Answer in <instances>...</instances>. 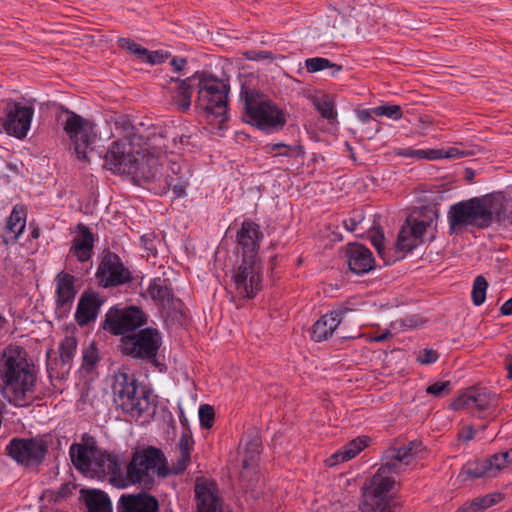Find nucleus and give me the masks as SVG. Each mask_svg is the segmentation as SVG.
<instances>
[{
    "instance_id": "29",
    "label": "nucleus",
    "mask_w": 512,
    "mask_h": 512,
    "mask_svg": "<svg viewBox=\"0 0 512 512\" xmlns=\"http://www.w3.org/2000/svg\"><path fill=\"white\" fill-rule=\"evenodd\" d=\"M368 444L367 438H356L346 444L341 450L335 452L329 459L330 466L348 461L358 455Z\"/></svg>"
},
{
    "instance_id": "44",
    "label": "nucleus",
    "mask_w": 512,
    "mask_h": 512,
    "mask_svg": "<svg viewBox=\"0 0 512 512\" xmlns=\"http://www.w3.org/2000/svg\"><path fill=\"white\" fill-rule=\"evenodd\" d=\"M373 114L376 116H386L393 120H399L402 118L403 113L399 105H382L372 108Z\"/></svg>"
},
{
    "instance_id": "22",
    "label": "nucleus",
    "mask_w": 512,
    "mask_h": 512,
    "mask_svg": "<svg viewBox=\"0 0 512 512\" xmlns=\"http://www.w3.org/2000/svg\"><path fill=\"white\" fill-rule=\"evenodd\" d=\"M56 310L66 314L75 299L77 290L75 288V278L69 273L61 271L56 275Z\"/></svg>"
},
{
    "instance_id": "61",
    "label": "nucleus",
    "mask_w": 512,
    "mask_h": 512,
    "mask_svg": "<svg viewBox=\"0 0 512 512\" xmlns=\"http://www.w3.org/2000/svg\"><path fill=\"white\" fill-rule=\"evenodd\" d=\"M500 312L502 315H512V297L503 303Z\"/></svg>"
},
{
    "instance_id": "48",
    "label": "nucleus",
    "mask_w": 512,
    "mask_h": 512,
    "mask_svg": "<svg viewBox=\"0 0 512 512\" xmlns=\"http://www.w3.org/2000/svg\"><path fill=\"white\" fill-rule=\"evenodd\" d=\"M99 361V355L97 348L91 344L83 353V363L82 367L90 371L92 370L96 363Z\"/></svg>"
},
{
    "instance_id": "40",
    "label": "nucleus",
    "mask_w": 512,
    "mask_h": 512,
    "mask_svg": "<svg viewBox=\"0 0 512 512\" xmlns=\"http://www.w3.org/2000/svg\"><path fill=\"white\" fill-rule=\"evenodd\" d=\"M343 225L346 230L350 232L364 231L369 229V223L366 221V217L361 210H354L348 219L343 221Z\"/></svg>"
},
{
    "instance_id": "51",
    "label": "nucleus",
    "mask_w": 512,
    "mask_h": 512,
    "mask_svg": "<svg viewBox=\"0 0 512 512\" xmlns=\"http://www.w3.org/2000/svg\"><path fill=\"white\" fill-rule=\"evenodd\" d=\"M190 459L191 458L179 455L176 463H174L171 468L168 467V476L179 475L183 473L186 470L187 466L189 465Z\"/></svg>"
},
{
    "instance_id": "55",
    "label": "nucleus",
    "mask_w": 512,
    "mask_h": 512,
    "mask_svg": "<svg viewBox=\"0 0 512 512\" xmlns=\"http://www.w3.org/2000/svg\"><path fill=\"white\" fill-rule=\"evenodd\" d=\"M471 153L466 150H460L457 147H449L447 150L443 149V158H463L469 156Z\"/></svg>"
},
{
    "instance_id": "24",
    "label": "nucleus",
    "mask_w": 512,
    "mask_h": 512,
    "mask_svg": "<svg viewBox=\"0 0 512 512\" xmlns=\"http://www.w3.org/2000/svg\"><path fill=\"white\" fill-rule=\"evenodd\" d=\"M262 233L259 225L253 221H243L237 233L238 245L241 248V256H256L259 249V240Z\"/></svg>"
},
{
    "instance_id": "11",
    "label": "nucleus",
    "mask_w": 512,
    "mask_h": 512,
    "mask_svg": "<svg viewBox=\"0 0 512 512\" xmlns=\"http://www.w3.org/2000/svg\"><path fill=\"white\" fill-rule=\"evenodd\" d=\"M162 338L159 331L152 327L141 329L137 333L121 338V352L134 359L150 363L156 362Z\"/></svg>"
},
{
    "instance_id": "16",
    "label": "nucleus",
    "mask_w": 512,
    "mask_h": 512,
    "mask_svg": "<svg viewBox=\"0 0 512 512\" xmlns=\"http://www.w3.org/2000/svg\"><path fill=\"white\" fill-rule=\"evenodd\" d=\"M428 212L431 214L429 220L407 219V225L403 226L398 233L396 242L398 252L408 253L423 242V234L433 222L432 216L435 218L438 216L436 210H429Z\"/></svg>"
},
{
    "instance_id": "5",
    "label": "nucleus",
    "mask_w": 512,
    "mask_h": 512,
    "mask_svg": "<svg viewBox=\"0 0 512 512\" xmlns=\"http://www.w3.org/2000/svg\"><path fill=\"white\" fill-rule=\"evenodd\" d=\"M155 476H168V462L164 452L154 446L135 451L126 466L127 487L131 484H140L150 489L154 485Z\"/></svg>"
},
{
    "instance_id": "17",
    "label": "nucleus",
    "mask_w": 512,
    "mask_h": 512,
    "mask_svg": "<svg viewBox=\"0 0 512 512\" xmlns=\"http://www.w3.org/2000/svg\"><path fill=\"white\" fill-rule=\"evenodd\" d=\"M353 311H355V308L351 307L349 302L338 305L330 313L323 315L313 324L311 339L315 342H322L328 339L345 316Z\"/></svg>"
},
{
    "instance_id": "62",
    "label": "nucleus",
    "mask_w": 512,
    "mask_h": 512,
    "mask_svg": "<svg viewBox=\"0 0 512 512\" xmlns=\"http://www.w3.org/2000/svg\"><path fill=\"white\" fill-rule=\"evenodd\" d=\"M371 114H373L372 109H363L358 111V118L362 122H368L371 119Z\"/></svg>"
},
{
    "instance_id": "42",
    "label": "nucleus",
    "mask_w": 512,
    "mask_h": 512,
    "mask_svg": "<svg viewBox=\"0 0 512 512\" xmlns=\"http://www.w3.org/2000/svg\"><path fill=\"white\" fill-rule=\"evenodd\" d=\"M488 288V282L482 275H478L473 283L471 298L475 306H480L486 299V291Z\"/></svg>"
},
{
    "instance_id": "52",
    "label": "nucleus",
    "mask_w": 512,
    "mask_h": 512,
    "mask_svg": "<svg viewBox=\"0 0 512 512\" xmlns=\"http://www.w3.org/2000/svg\"><path fill=\"white\" fill-rule=\"evenodd\" d=\"M346 256H372V252L362 244L350 243L346 249Z\"/></svg>"
},
{
    "instance_id": "10",
    "label": "nucleus",
    "mask_w": 512,
    "mask_h": 512,
    "mask_svg": "<svg viewBox=\"0 0 512 512\" xmlns=\"http://www.w3.org/2000/svg\"><path fill=\"white\" fill-rule=\"evenodd\" d=\"M6 453L26 468H37L43 464L49 450L47 436L12 438L6 446Z\"/></svg>"
},
{
    "instance_id": "54",
    "label": "nucleus",
    "mask_w": 512,
    "mask_h": 512,
    "mask_svg": "<svg viewBox=\"0 0 512 512\" xmlns=\"http://www.w3.org/2000/svg\"><path fill=\"white\" fill-rule=\"evenodd\" d=\"M168 57H169V53L161 51V50L149 52L146 62L153 64V65L160 64V63H163Z\"/></svg>"
},
{
    "instance_id": "36",
    "label": "nucleus",
    "mask_w": 512,
    "mask_h": 512,
    "mask_svg": "<svg viewBox=\"0 0 512 512\" xmlns=\"http://www.w3.org/2000/svg\"><path fill=\"white\" fill-rule=\"evenodd\" d=\"M161 175V168L153 159L151 162L147 161L145 164L138 162L137 171L132 173L134 178L142 179L145 182H153Z\"/></svg>"
},
{
    "instance_id": "19",
    "label": "nucleus",
    "mask_w": 512,
    "mask_h": 512,
    "mask_svg": "<svg viewBox=\"0 0 512 512\" xmlns=\"http://www.w3.org/2000/svg\"><path fill=\"white\" fill-rule=\"evenodd\" d=\"M90 472L107 476L110 483L118 488L127 487L125 472L122 470L121 463L118 461L116 455L108 453L107 451L99 450L98 455L93 461V467Z\"/></svg>"
},
{
    "instance_id": "9",
    "label": "nucleus",
    "mask_w": 512,
    "mask_h": 512,
    "mask_svg": "<svg viewBox=\"0 0 512 512\" xmlns=\"http://www.w3.org/2000/svg\"><path fill=\"white\" fill-rule=\"evenodd\" d=\"M62 111L67 114L63 130L71 140L78 159L90 161L88 154L93 151L92 145L97 138L95 124L68 108H62Z\"/></svg>"
},
{
    "instance_id": "34",
    "label": "nucleus",
    "mask_w": 512,
    "mask_h": 512,
    "mask_svg": "<svg viewBox=\"0 0 512 512\" xmlns=\"http://www.w3.org/2000/svg\"><path fill=\"white\" fill-rule=\"evenodd\" d=\"M26 225L25 209L21 205L14 206L6 225L9 233L13 234V239H17L23 232Z\"/></svg>"
},
{
    "instance_id": "58",
    "label": "nucleus",
    "mask_w": 512,
    "mask_h": 512,
    "mask_svg": "<svg viewBox=\"0 0 512 512\" xmlns=\"http://www.w3.org/2000/svg\"><path fill=\"white\" fill-rule=\"evenodd\" d=\"M118 45L120 48L127 50V51L131 52L132 54H134L136 49L139 47V45L137 43H135L134 41H132L129 38H120L118 40Z\"/></svg>"
},
{
    "instance_id": "33",
    "label": "nucleus",
    "mask_w": 512,
    "mask_h": 512,
    "mask_svg": "<svg viewBox=\"0 0 512 512\" xmlns=\"http://www.w3.org/2000/svg\"><path fill=\"white\" fill-rule=\"evenodd\" d=\"M502 499L500 493L487 494L465 503L458 509V512H483L497 504Z\"/></svg>"
},
{
    "instance_id": "49",
    "label": "nucleus",
    "mask_w": 512,
    "mask_h": 512,
    "mask_svg": "<svg viewBox=\"0 0 512 512\" xmlns=\"http://www.w3.org/2000/svg\"><path fill=\"white\" fill-rule=\"evenodd\" d=\"M193 445L194 440L192 438V435L189 434L188 432L183 433L177 444L179 455L191 458V451L193 449Z\"/></svg>"
},
{
    "instance_id": "13",
    "label": "nucleus",
    "mask_w": 512,
    "mask_h": 512,
    "mask_svg": "<svg viewBox=\"0 0 512 512\" xmlns=\"http://www.w3.org/2000/svg\"><path fill=\"white\" fill-rule=\"evenodd\" d=\"M4 116L0 122L4 131L17 139H23L27 136L31 121L34 115L32 106L22 105L12 100L5 101L3 109Z\"/></svg>"
},
{
    "instance_id": "8",
    "label": "nucleus",
    "mask_w": 512,
    "mask_h": 512,
    "mask_svg": "<svg viewBox=\"0 0 512 512\" xmlns=\"http://www.w3.org/2000/svg\"><path fill=\"white\" fill-rule=\"evenodd\" d=\"M198 97L196 106L207 114L221 118V122L227 119V98L229 87L221 80L211 75L200 73L197 84Z\"/></svg>"
},
{
    "instance_id": "60",
    "label": "nucleus",
    "mask_w": 512,
    "mask_h": 512,
    "mask_svg": "<svg viewBox=\"0 0 512 512\" xmlns=\"http://www.w3.org/2000/svg\"><path fill=\"white\" fill-rule=\"evenodd\" d=\"M187 60L185 58H173L170 62L176 72H180L184 69Z\"/></svg>"
},
{
    "instance_id": "7",
    "label": "nucleus",
    "mask_w": 512,
    "mask_h": 512,
    "mask_svg": "<svg viewBox=\"0 0 512 512\" xmlns=\"http://www.w3.org/2000/svg\"><path fill=\"white\" fill-rule=\"evenodd\" d=\"M264 266L261 258H236L231 279L237 296L253 299L262 290Z\"/></svg>"
},
{
    "instance_id": "20",
    "label": "nucleus",
    "mask_w": 512,
    "mask_h": 512,
    "mask_svg": "<svg viewBox=\"0 0 512 512\" xmlns=\"http://www.w3.org/2000/svg\"><path fill=\"white\" fill-rule=\"evenodd\" d=\"M96 275L104 287L122 285L132 279L130 270L120 262V258H103Z\"/></svg>"
},
{
    "instance_id": "2",
    "label": "nucleus",
    "mask_w": 512,
    "mask_h": 512,
    "mask_svg": "<svg viewBox=\"0 0 512 512\" xmlns=\"http://www.w3.org/2000/svg\"><path fill=\"white\" fill-rule=\"evenodd\" d=\"M508 200L502 194H488L460 201L450 206L448 223L452 234L462 233L468 226L485 229L494 221L512 222Z\"/></svg>"
},
{
    "instance_id": "57",
    "label": "nucleus",
    "mask_w": 512,
    "mask_h": 512,
    "mask_svg": "<svg viewBox=\"0 0 512 512\" xmlns=\"http://www.w3.org/2000/svg\"><path fill=\"white\" fill-rule=\"evenodd\" d=\"M397 154L400 156H403V157L423 159L424 149L415 150V149L407 148V149L400 150Z\"/></svg>"
},
{
    "instance_id": "6",
    "label": "nucleus",
    "mask_w": 512,
    "mask_h": 512,
    "mask_svg": "<svg viewBox=\"0 0 512 512\" xmlns=\"http://www.w3.org/2000/svg\"><path fill=\"white\" fill-rule=\"evenodd\" d=\"M112 396L116 408L131 417H140L150 406L148 392L134 375L118 371L112 376Z\"/></svg>"
},
{
    "instance_id": "4",
    "label": "nucleus",
    "mask_w": 512,
    "mask_h": 512,
    "mask_svg": "<svg viewBox=\"0 0 512 512\" xmlns=\"http://www.w3.org/2000/svg\"><path fill=\"white\" fill-rule=\"evenodd\" d=\"M240 97L244 101L243 117L247 123L265 132L279 131L286 125L284 110L265 94L256 90L242 89Z\"/></svg>"
},
{
    "instance_id": "12",
    "label": "nucleus",
    "mask_w": 512,
    "mask_h": 512,
    "mask_svg": "<svg viewBox=\"0 0 512 512\" xmlns=\"http://www.w3.org/2000/svg\"><path fill=\"white\" fill-rule=\"evenodd\" d=\"M145 313L136 306L126 308L111 307L105 314L102 328L110 332L112 335L126 336L128 332H132L144 324H146Z\"/></svg>"
},
{
    "instance_id": "64",
    "label": "nucleus",
    "mask_w": 512,
    "mask_h": 512,
    "mask_svg": "<svg viewBox=\"0 0 512 512\" xmlns=\"http://www.w3.org/2000/svg\"><path fill=\"white\" fill-rule=\"evenodd\" d=\"M134 54L137 55L139 59L146 61L148 58L149 51L146 48H143L139 45Z\"/></svg>"
},
{
    "instance_id": "37",
    "label": "nucleus",
    "mask_w": 512,
    "mask_h": 512,
    "mask_svg": "<svg viewBox=\"0 0 512 512\" xmlns=\"http://www.w3.org/2000/svg\"><path fill=\"white\" fill-rule=\"evenodd\" d=\"M460 476H464L465 479H477L484 476H491L490 471L487 467L485 459L476 460L466 464L460 472Z\"/></svg>"
},
{
    "instance_id": "50",
    "label": "nucleus",
    "mask_w": 512,
    "mask_h": 512,
    "mask_svg": "<svg viewBox=\"0 0 512 512\" xmlns=\"http://www.w3.org/2000/svg\"><path fill=\"white\" fill-rule=\"evenodd\" d=\"M451 389L450 381H438L429 385L426 389L428 394L435 397H441L443 394L449 392Z\"/></svg>"
},
{
    "instance_id": "46",
    "label": "nucleus",
    "mask_w": 512,
    "mask_h": 512,
    "mask_svg": "<svg viewBox=\"0 0 512 512\" xmlns=\"http://www.w3.org/2000/svg\"><path fill=\"white\" fill-rule=\"evenodd\" d=\"M314 107L317 112L325 119H334L336 113L334 111L333 103L327 99L316 98L313 101Z\"/></svg>"
},
{
    "instance_id": "53",
    "label": "nucleus",
    "mask_w": 512,
    "mask_h": 512,
    "mask_svg": "<svg viewBox=\"0 0 512 512\" xmlns=\"http://www.w3.org/2000/svg\"><path fill=\"white\" fill-rule=\"evenodd\" d=\"M439 358V354L433 349H424L418 356V361L421 364L428 365L436 362Z\"/></svg>"
},
{
    "instance_id": "3",
    "label": "nucleus",
    "mask_w": 512,
    "mask_h": 512,
    "mask_svg": "<svg viewBox=\"0 0 512 512\" xmlns=\"http://www.w3.org/2000/svg\"><path fill=\"white\" fill-rule=\"evenodd\" d=\"M37 375L25 349L9 345L0 353V390L9 403L24 407L33 398Z\"/></svg>"
},
{
    "instance_id": "47",
    "label": "nucleus",
    "mask_w": 512,
    "mask_h": 512,
    "mask_svg": "<svg viewBox=\"0 0 512 512\" xmlns=\"http://www.w3.org/2000/svg\"><path fill=\"white\" fill-rule=\"evenodd\" d=\"M215 412L212 406L203 404L199 408L200 424L205 429H210L213 426Z\"/></svg>"
},
{
    "instance_id": "27",
    "label": "nucleus",
    "mask_w": 512,
    "mask_h": 512,
    "mask_svg": "<svg viewBox=\"0 0 512 512\" xmlns=\"http://www.w3.org/2000/svg\"><path fill=\"white\" fill-rule=\"evenodd\" d=\"M243 469L254 468L262 451V439L256 430L249 431L244 439Z\"/></svg>"
},
{
    "instance_id": "26",
    "label": "nucleus",
    "mask_w": 512,
    "mask_h": 512,
    "mask_svg": "<svg viewBox=\"0 0 512 512\" xmlns=\"http://www.w3.org/2000/svg\"><path fill=\"white\" fill-rule=\"evenodd\" d=\"M199 79L200 72H196L195 74L183 80H181L180 78L171 79L172 81L178 83V86L175 90V94L173 96V100L179 110L183 112L189 110L191 106L193 88L197 86Z\"/></svg>"
},
{
    "instance_id": "15",
    "label": "nucleus",
    "mask_w": 512,
    "mask_h": 512,
    "mask_svg": "<svg viewBox=\"0 0 512 512\" xmlns=\"http://www.w3.org/2000/svg\"><path fill=\"white\" fill-rule=\"evenodd\" d=\"M139 160L134 156L131 147L122 142H113L108 148L104 167L114 173L132 175L137 171Z\"/></svg>"
},
{
    "instance_id": "41",
    "label": "nucleus",
    "mask_w": 512,
    "mask_h": 512,
    "mask_svg": "<svg viewBox=\"0 0 512 512\" xmlns=\"http://www.w3.org/2000/svg\"><path fill=\"white\" fill-rule=\"evenodd\" d=\"M485 461L487 463V467L490 471L491 476H494L497 472L501 471L509 463H511L508 450L504 452L495 453L490 458L485 459Z\"/></svg>"
},
{
    "instance_id": "28",
    "label": "nucleus",
    "mask_w": 512,
    "mask_h": 512,
    "mask_svg": "<svg viewBox=\"0 0 512 512\" xmlns=\"http://www.w3.org/2000/svg\"><path fill=\"white\" fill-rule=\"evenodd\" d=\"M80 494L88 512H113L112 503L105 492L97 489H81Z\"/></svg>"
},
{
    "instance_id": "43",
    "label": "nucleus",
    "mask_w": 512,
    "mask_h": 512,
    "mask_svg": "<svg viewBox=\"0 0 512 512\" xmlns=\"http://www.w3.org/2000/svg\"><path fill=\"white\" fill-rule=\"evenodd\" d=\"M165 182L168 189L172 190L176 197H181L185 195L188 182L186 179H184L183 175H180L176 178L167 175L165 178Z\"/></svg>"
},
{
    "instance_id": "63",
    "label": "nucleus",
    "mask_w": 512,
    "mask_h": 512,
    "mask_svg": "<svg viewBox=\"0 0 512 512\" xmlns=\"http://www.w3.org/2000/svg\"><path fill=\"white\" fill-rule=\"evenodd\" d=\"M403 324L408 327L419 326L418 319L415 316H407L403 319Z\"/></svg>"
},
{
    "instance_id": "14",
    "label": "nucleus",
    "mask_w": 512,
    "mask_h": 512,
    "mask_svg": "<svg viewBox=\"0 0 512 512\" xmlns=\"http://www.w3.org/2000/svg\"><path fill=\"white\" fill-rule=\"evenodd\" d=\"M497 405L496 395L487 388H469L459 395L452 403L453 410L476 409L479 417L483 418L486 413Z\"/></svg>"
},
{
    "instance_id": "56",
    "label": "nucleus",
    "mask_w": 512,
    "mask_h": 512,
    "mask_svg": "<svg viewBox=\"0 0 512 512\" xmlns=\"http://www.w3.org/2000/svg\"><path fill=\"white\" fill-rule=\"evenodd\" d=\"M141 242L144 246V249L146 250L145 256H156L157 250H156V247L154 244V242H155L154 239H150L147 236H142Z\"/></svg>"
},
{
    "instance_id": "45",
    "label": "nucleus",
    "mask_w": 512,
    "mask_h": 512,
    "mask_svg": "<svg viewBox=\"0 0 512 512\" xmlns=\"http://www.w3.org/2000/svg\"><path fill=\"white\" fill-rule=\"evenodd\" d=\"M370 233V239L372 245L375 247L377 253L382 255L384 252V233L381 230L380 226H376L375 221L367 230Z\"/></svg>"
},
{
    "instance_id": "30",
    "label": "nucleus",
    "mask_w": 512,
    "mask_h": 512,
    "mask_svg": "<svg viewBox=\"0 0 512 512\" xmlns=\"http://www.w3.org/2000/svg\"><path fill=\"white\" fill-rule=\"evenodd\" d=\"M147 293L156 305L169 307L173 300V292L165 284V280L160 278L153 279L147 289Z\"/></svg>"
},
{
    "instance_id": "25",
    "label": "nucleus",
    "mask_w": 512,
    "mask_h": 512,
    "mask_svg": "<svg viewBox=\"0 0 512 512\" xmlns=\"http://www.w3.org/2000/svg\"><path fill=\"white\" fill-rule=\"evenodd\" d=\"M197 512H222L220 498L214 483L197 481L195 485Z\"/></svg>"
},
{
    "instance_id": "38",
    "label": "nucleus",
    "mask_w": 512,
    "mask_h": 512,
    "mask_svg": "<svg viewBox=\"0 0 512 512\" xmlns=\"http://www.w3.org/2000/svg\"><path fill=\"white\" fill-rule=\"evenodd\" d=\"M305 67L309 73H315L322 71L326 68H331L333 71L331 75L334 76L336 73L342 70L341 65L332 63L330 60L322 57L309 58L305 61Z\"/></svg>"
},
{
    "instance_id": "59",
    "label": "nucleus",
    "mask_w": 512,
    "mask_h": 512,
    "mask_svg": "<svg viewBox=\"0 0 512 512\" xmlns=\"http://www.w3.org/2000/svg\"><path fill=\"white\" fill-rule=\"evenodd\" d=\"M443 158V149H424L423 159L437 160Z\"/></svg>"
},
{
    "instance_id": "18",
    "label": "nucleus",
    "mask_w": 512,
    "mask_h": 512,
    "mask_svg": "<svg viewBox=\"0 0 512 512\" xmlns=\"http://www.w3.org/2000/svg\"><path fill=\"white\" fill-rule=\"evenodd\" d=\"M99 448L95 437L84 433L81 442L71 444L69 456L74 467L81 472H90Z\"/></svg>"
},
{
    "instance_id": "31",
    "label": "nucleus",
    "mask_w": 512,
    "mask_h": 512,
    "mask_svg": "<svg viewBox=\"0 0 512 512\" xmlns=\"http://www.w3.org/2000/svg\"><path fill=\"white\" fill-rule=\"evenodd\" d=\"M76 228L77 233L73 239L72 249H74L77 254H81V256H90L94 246V235L90 229L82 223H79Z\"/></svg>"
},
{
    "instance_id": "23",
    "label": "nucleus",
    "mask_w": 512,
    "mask_h": 512,
    "mask_svg": "<svg viewBox=\"0 0 512 512\" xmlns=\"http://www.w3.org/2000/svg\"><path fill=\"white\" fill-rule=\"evenodd\" d=\"M103 300L94 291H84L79 298L75 312V321L81 327L89 324L98 316Z\"/></svg>"
},
{
    "instance_id": "39",
    "label": "nucleus",
    "mask_w": 512,
    "mask_h": 512,
    "mask_svg": "<svg viewBox=\"0 0 512 512\" xmlns=\"http://www.w3.org/2000/svg\"><path fill=\"white\" fill-rule=\"evenodd\" d=\"M77 349V340L73 336H66L59 345L60 359L63 365L70 366Z\"/></svg>"
},
{
    "instance_id": "1",
    "label": "nucleus",
    "mask_w": 512,
    "mask_h": 512,
    "mask_svg": "<svg viewBox=\"0 0 512 512\" xmlns=\"http://www.w3.org/2000/svg\"><path fill=\"white\" fill-rule=\"evenodd\" d=\"M421 441H411L401 447L388 449L381 459L376 473L362 488L359 503L361 512H401L393 494L398 483L394 475L406 470L421 450Z\"/></svg>"
},
{
    "instance_id": "32",
    "label": "nucleus",
    "mask_w": 512,
    "mask_h": 512,
    "mask_svg": "<svg viewBox=\"0 0 512 512\" xmlns=\"http://www.w3.org/2000/svg\"><path fill=\"white\" fill-rule=\"evenodd\" d=\"M382 259L383 264L378 265L375 258H348V268L353 274L360 276L372 271L376 267L393 265L398 258Z\"/></svg>"
},
{
    "instance_id": "21",
    "label": "nucleus",
    "mask_w": 512,
    "mask_h": 512,
    "mask_svg": "<svg viewBox=\"0 0 512 512\" xmlns=\"http://www.w3.org/2000/svg\"><path fill=\"white\" fill-rule=\"evenodd\" d=\"M116 512H159V502L146 492L123 494L117 502Z\"/></svg>"
},
{
    "instance_id": "35",
    "label": "nucleus",
    "mask_w": 512,
    "mask_h": 512,
    "mask_svg": "<svg viewBox=\"0 0 512 512\" xmlns=\"http://www.w3.org/2000/svg\"><path fill=\"white\" fill-rule=\"evenodd\" d=\"M263 149L266 153H271L273 157L284 156L297 158L304 154L302 146H289L284 143L267 144L263 147Z\"/></svg>"
}]
</instances>
